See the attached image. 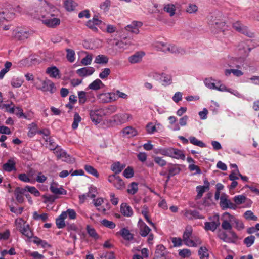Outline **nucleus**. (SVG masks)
<instances>
[{
	"label": "nucleus",
	"mask_w": 259,
	"mask_h": 259,
	"mask_svg": "<svg viewBox=\"0 0 259 259\" xmlns=\"http://www.w3.org/2000/svg\"><path fill=\"white\" fill-rule=\"evenodd\" d=\"M44 2L46 4L44 8H41L39 11L35 10L34 12L32 9L30 8L28 13L35 18L39 17L40 16L42 18H49L50 16H57L59 14L60 12L57 8L50 4L45 0Z\"/></svg>",
	"instance_id": "1"
},
{
	"label": "nucleus",
	"mask_w": 259,
	"mask_h": 259,
	"mask_svg": "<svg viewBox=\"0 0 259 259\" xmlns=\"http://www.w3.org/2000/svg\"><path fill=\"white\" fill-rule=\"evenodd\" d=\"M155 153L160 154L163 156L170 157L178 160H184L186 157L183 150L173 147L158 149Z\"/></svg>",
	"instance_id": "2"
},
{
	"label": "nucleus",
	"mask_w": 259,
	"mask_h": 259,
	"mask_svg": "<svg viewBox=\"0 0 259 259\" xmlns=\"http://www.w3.org/2000/svg\"><path fill=\"white\" fill-rule=\"evenodd\" d=\"M192 228L191 226H187L183 236L184 243L190 247H196L201 244L200 239L196 236H192Z\"/></svg>",
	"instance_id": "3"
},
{
	"label": "nucleus",
	"mask_w": 259,
	"mask_h": 259,
	"mask_svg": "<svg viewBox=\"0 0 259 259\" xmlns=\"http://www.w3.org/2000/svg\"><path fill=\"white\" fill-rule=\"evenodd\" d=\"M15 13L13 12H9L8 10H5L0 12V31H13L14 32H21L20 28L17 29H14V27L11 25H7L3 26L1 23L4 20L8 21L10 19L14 18Z\"/></svg>",
	"instance_id": "4"
},
{
	"label": "nucleus",
	"mask_w": 259,
	"mask_h": 259,
	"mask_svg": "<svg viewBox=\"0 0 259 259\" xmlns=\"http://www.w3.org/2000/svg\"><path fill=\"white\" fill-rule=\"evenodd\" d=\"M221 227L224 230L227 231L233 238L238 239V236L236 233L232 230V226L231 223H233V215L228 212H224L223 215Z\"/></svg>",
	"instance_id": "5"
},
{
	"label": "nucleus",
	"mask_w": 259,
	"mask_h": 259,
	"mask_svg": "<svg viewBox=\"0 0 259 259\" xmlns=\"http://www.w3.org/2000/svg\"><path fill=\"white\" fill-rule=\"evenodd\" d=\"M133 118L132 115L127 113H119L113 115L109 122L113 125H121Z\"/></svg>",
	"instance_id": "6"
},
{
	"label": "nucleus",
	"mask_w": 259,
	"mask_h": 259,
	"mask_svg": "<svg viewBox=\"0 0 259 259\" xmlns=\"http://www.w3.org/2000/svg\"><path fill=\"white\" fill-rule=\"evenodd\" d=\"M209 222L204 223V229L206 231L214 232L220 225L219 216L218 214L214 215L209 218Z\"/></svg>",
	"instance_id": "7"
},
{
	"label": "nucleus",
	"mask_w": 259,
	"mask_h": 259,
	"mask_svg": "<svg viewBox=\"0 0 259 259\" xmlns=\"http://www.w3.org/2000/svg\"><path fill=\"white\" fill-rule=\"evenodd\" d=\"M101 25V28L102 29L103 27H105V23L102 22V21L98 19V16L97 15H94L92 20H89L87 22L86 26L90 28L93 31H98L97 27H99Z\"/></svg>",
	"instance_id": "8"
},
{
	"label": "nucleus",
	"mask_w": 259,
	"mask_h": 259,
	"mask_svg": "<svg viewBox=\"0 0 259 259\" xmlns=\"http://www.w3.org/2000/svg\"><path fill=\"white\" fill-rule=\"evenodd\" d=\"M90 116L91 120L95 124L100 123L103 119V117L105 116L102 108L90 110Z\"/></svg>",
	"instance_id": "9"
},
{
	"label": "nucleus",
	"mask_w": 259,
	"mask_h": 259,
	"mask_svg": "<svg viewBox=\"0 0 259 259\" xmlns=\"http://www.w3.org/2000/svg\"><path fill=\"white\" fill-rule=\"evenodd\" d=\"M108 181L112 183L118 190H123L125 188V185L122 179L116 175H112L108 177Z\"/></svg>",
	"instance_id": "10"
},
{
	"label": "nucleus",
	"mask_w": 259,
	"mask_h": 259,
	"mask_svg": "<svg viewBox=\"0 0 259 259\" xmlns=\"http://www.w3.org/2000/svg\"><path fill=\"white\" fill-rule=\"evenodd\" d=\"M41 83V86L37 87L39 90L43 92H49L51 93H53L56 91V88L54 83L50 80L46 79L45 80H39Z\"/></svg>",
	"instance_id": "11"
},
{
	"label": "nucleus",
	"mask_w": 259,
	"mask_h": 259,
	"mask_svg": "<svg viewBox=\"0 0 259 259\" xmlns=\"http://www.w3.org/2000/svg\"><path fill=\"white\" fill-rule=\"evenodd\" d=\"M212 79L211 78H206L204 83L206 87L210 89H215L219 91L224 92L227 90V87L223 84H221L220 82H218L217 84H219V85H215L214 82H212Z\"/></svg>",
	"instance_id": "12"
},
{
	"label": "nucleus",
	"mask_w": 259,
	"mask_h": 259,
	"mask_svg": "<svg viewBox=\"0 0 259 259\" xmlns=\"http://www.w3.org/2000/svg\"><path fill=\"white\" fill-rule=\"evenodd\" d=\"M93 202L94 205L97 208V209L98 211L104 214H106L107 210L109 209L110 208V204L108 203L106 204V208H105L104 207H99L101 206L102 204L104 203V199L101 197L94 199L93 200Z\"/></svg>",
	"instance_id": "13"
},
{
	"label": "nucleus",
	"mask_w": 259,
	"mask_h": 259,
	"mask_svg": "<svg viewBox=\"0 0 259 259\" xmlns=\"http://www.w3.org/2000/svg\"><path fill=\"white\" fill-rule=\"evenodd\" d=\"M51 192L55 195H66V191L61 186H59L57 183L52 182L50 187Z\"/></svg>",
	"instance_id": "14"
},
{
	"label": "nucleus",
	"mask_w": 259,
	"mask_h": 259,
	"mask_svg": "<svg viewBox=\"0 0 259 259\" xmlns=\"http://www.w3.org/2000/svg\"><path fill=\"white\" fill-rule=\"evenodd\" d=\"M98 98L102 103H109L115 101V95L112 93H104L99 94Z\"/></svg>",
	"instance_id": "15"
},
{
	"label": "nucleus",
	"mask_w": 259,
	"mask_h": 259,
	"mask_svg": "<svg viewBox=\"0 0 259 259\" xmlns=\"http://www.w3.org/2000/svg\"><path fill=\"white\" fill-rule=\"evenodd\" d=\"M184 217L188 220L204 219V217L200 214L197 210H185L184 211Z\"/></svg>",
	"instance_id": "16"
},
{
	"label": "nucleus",
	"mask_w": 259,
	"mask_h": 259,
	"mask_svg": "<svg viewBox=\"0 0 259 259\" xmlns=\"http://www.w3.org/2000/svg\"><path fill=\"white\" fill-rule=\"evenodd\" d=\"M143 23L140 21H133L130 24L125 27L127 31L131 32H137L139 31V28L141 27Z\"/></svg>",
	"instance_id": "17"
},
{
	"label": "nucleus",
	"mask_w": 259,
	"mask_h": 259,
	"mask_svg": "<svg viewBox=\"0 0 259 259\" xmlns=\"http://www.w3.org/2000/svg\"><path fill=\"white\" fill-rule=\"evenodd\" d=\"M145 53L143 51L136 52L134 55L128 57V61L131 64H135L140 62Z\"/></svg>",
	"instance_id": "18"
},
{
	"label": "nucleus",
	"mask_w": 259,
	"mask_h": 259,
	"mask_svg": "<svg viewBox=\"0 0 259 259\" xmlns=\"http://www.w3.org/2000/svg\"><path fill=\"white\" fill-rule=\"evenodd\" d=\"M217 236L219 239L226 242L234 243L237 239L233 238L232 236L228 237L226 232L224 231L219 230L217 232Z\"/></svg>",
	"instance_id": "19"
},
{
	"label": "nucleus",
	"mask_w": 259,
	"mask_h": 259,
	"mask_svg": "<svg viewBox=\"0 0 259 259\" xmlns=\"http://www.w3.org/2000/svg\"><path fill=\"white\" fill-rule=\"evenodd\" d=\"M42 22L49 27H54L60 24V19L55 17L50 16L49 18H45Z\"/></svg>",
	"instance_id": "20"
},
{
	"label": "nucleus",
	"mask_w": 259,
	"mask_h": 259,
	"mask_svg": "<svg viewBox=\"0 0 259 259\" xmlns=\"http://www.w3.org/2000/svg\"><path fill=\"white\" fill-rule=\"evenodd\" d=\"M95 71V69L92 67H85L80 68L76 71V73L80 77H85L92 75Z\"/></svg>",
	"instance_id": "21"
},
{
	"label": "nucleus",
	"mask_w": 259,
	"mask_h": 259,
	"mask_svg": "<svg viewBox=\"0 0 259 259\" xmlns=\"http://www.w3.org/2000/svg\"><path fill=\"white\" fill-rule=\"evenodd\" d=\"M123 136L130 138L138 135V131L136 128L131 126H128L124 128L122 131Z\"/></svg>",
	"instance_id": "22"
},
{
	"label": "nucleus",
	"mask_w": 259,
	"mask_h": 259,
	"mask_svg": "<svg viewBox=\"0 0 259 259\" xmlns=\"http://www.w3.org/2000/svg\"><path fill=\"white\" fill-rule=\"evenodd\" d=\"M221 205L224 208H229L232 209H236V205L232 203L230 200L227 199L225 196H222L220 198Z\"/></svg>",
	"instance_id": "23"
},
{
	"label": "nucleus",
	"mask_w": 259,
	"mask_h": 259,
	"mask_svg": "<svg viewBox=\"0 0 259 259\" xmlns=\"http://www.w3.org/2000/svg\"><path fill=\"white\" fill-rule=\"evenodd\" d=\"M209 189V183L207 181H204V186H198L196 187V191L197 192V195L196 196L197 199L201 198L203 193L207 190Z\"/></svg>",
	"instance_id": "24"
},
{
	"label": "nucleus",
	"mask_w": 259,
	"mask_h": 259,
	"mask_svg": "<svg viewBox=\"0 0 259 259\" xmlns=\"http://www.w3.org/2000/svg\"><path fill=\"white\" fill-rule=\"evenodd\" d=\"M121 213L125 217H131L133 215L132 207L126 203H122L120 205Z\"/></svg>",
	"instance_id": "25"
},
{
	"label": "nucleus",
	"mask_w": 259,
	"mask_h": 259,
	"mask_svg": "<svg viewBox=\"0 0 259 259\" xmlns=\"http://www.w3.org/2000/svg\"><path fill=\"white\" fill-rule=\"evenodd\" d=\"M46 73L51 78H60V71L56 66L48 67L46 70Z\"/></svg>",
	"instance_id": "26"
},
{
	"label": "nucleus",
	"mask_w": 259,
	"mask_h": 259,
	"mask_svg": "<svg viewBox=\"0 0 259 259\" xmlns=\"http://www.w3.org/2000/svg\"><path fill=\"white\" fill-rule=\"evenodd\" d=\"M232 26L235 31L239 32H246L248 30V27L239 21L234 22Z\"/></svg>",
	"instance_id": "27"
},
{
	"label": "nucleus",
	"mask_w": 259,
	"mask_h": 259,
	"mask_svg": "<svg viewBox=\"0 0 259 259\" xmlns=\"http://www.w3.org/2000/svg\"><path fill=\"white\" fill-rule=\"evenodd\" d=\"M67 218L66 212H62L56 220V224L58 228H63L65 226V219Z\"/></svg>",
	"instance_id": "28"
},
{
	"label": "nucleus",
	"mask_w": 259,
	"mask_h": 259,
	"mask_svg": "<svg viewBox=\"0 0 259 259\" xmlns=\"http://www.w3.org/2000/svg\"><path fill=\"white\" fill-rule=\"evenodd\" d=\"M28 129L27 135L32 138L37 133L38 127L36 122H32L28 125Z\"/></svg>",
	"instance_id": "29"
},
{
	"label": "nucleus",
	"mask_w": 259,
	"mask_h": 259,
	"mask_svg": "<svg viewBox=\"0 0 259 259\" xmlns=\"http://www.w3.org/2000/svg\"><path fill=\"white\" fill-rule=\"evenodd\" d=\"M105 84L99 79H96L88 87V88L93 90H98L105 87Z\"/></svg>",
	"instance_id": "30"
},
{
	"label": "nucleus",
	"mask_w": 259,
	"mask_h": 259,
	"mask_svg": "<svg viewBox=\"0 0 259 259\" xmlns=\"http://www.w3.org/2000/svg\"><path fill=\"white\" fill-rule=\"evenodd\" d=\"M26 191V189L24 188H17L15 190V194L17 201L19 203H22L24 201L23 195Z\"/></svg>",
	"instance_id": "31"
},
{
	"label": "nucleus",
	"mask_w": 259,
	"mask_h": 259,
	"mask_svg": "<svg viewBox=\"0 0 259 259\" xmlns=\"http://www.w3.org/2000/svg\"><path fill=\"white\" fill-rule=\"evenodd\" d=\"M15 165L16 163L13 160L9 159L3 165V168L6 171L11 172L16 170Z\"/></svg>",
	"instance_id": "32"
},
{
	"label": "nucleus",
	"mask_w": 259,
	"mask_h": 259,
	"mask_svg": "<svg viewBox=\"0 0 259 259\" xmlns=\"http://www.w3.org/2000/svg\"><path fill=\"white\" fill-rule=\"evenodd\" d=\"M64 6L67 11H72L77 6V4L73 0H65Z\"/></svg>",
	"instance_id": "33"
},
{
	"label": "nucleus",
	"mask_w": 259,
	"mask_h": 259,
	"mask_svg": "<svg viewBox=\"0 0 259 259\" xmlns=\"http://www.w3.org/2000/svg\"><path fill=\"white\" fill-rule=\"evenodd\" d=\"M53 151L57 159H62L63 161L67 160V154L62 149L57 147Z\"/></svg>",
	"instance_id": "34"
},
{
	"label": "nucleus",
	"mask_w": 259,
	"mask_h": 259,
	"mask_svg": "<svg viewBox=\"0 0 259 259\" xmlns=\"http://www.w3.org/2000/svg\"><path fill=\"white\" fill-rule=\"evenodd\" d=\"M23 235L28 238H31L33 236V232L31 230L30 226L27 224L24 227H23L20 230H19Z\"/></svg>",
	"instance_id": "35"
},
{
	"label": "nucleus",
	"mask_w": 259,
	"mask_h": 259,
	"mask_svg": "<svg viewBox=\"0 0 259 259\" xmlns=\"http://www.w3.org/2000/svg\"><path fill=\"white\" fill-rule=\"evenodd\" d=\"M151 231V229L145 223L142 222L140 225V234L143 237L147 236Z\"/></svg>",
	"instance_id": "36"
},
{
	"label": "nucleus",
	"mask_w": 259,
	"mask_h": 259,
	"mask_svg": "<svg viewBox=\"0 0 259 259\" xmlns=\"http://www.w3.org/2000/svg\"><path fill=\"white\" fill-rule=\"evenodd\" d=\"M120 234L125 240L130 241L133 239V235L125 228L120 230Z\"/></svg>",
	"instance_id": "37"
},
{
	"label": "nucleus",
	"mask_w": 259,
	"mask_h": 259,
	"mask_svg": "<svg viewBox=\"0 0 259 259\" xmlns=\"http://www.w3.org/2000/svg\"><path fill=\"white\" fill-rule=\"evenodd\" d=\"M109 58L107 56L99 55L96 57L94 63L100 64H106L108 62Z\"/></svg>",
	"instance_id": "38"
},
{
	"label": "nucleus",
	"mask_w": 259,
	"mask_h": 259,
	"mask_svg": "<svg viewBox=\"0 0 259 259\" xmlns=\"http://www.w3.org/2000/svg\"><path fill=\"white\" fill-rule=\"evenodd\" d=\"M102 109L105 116L110 115L115 113L117 110V107L115 105H110L107 107Z\"/></svg>",
	"instance_id": "39"
},
{
	"label": "nucleus",
	"mask_w": 259,
	"mask_h": 259,
	"mask_svg": "<svg viewBox=\"0 0 259 259\" xmlns=\"http://www.w3.org/2000/svg\"><path fill=\"white\" fill-rule=\"evenodd\" d=\"M124 167V165H121L120 162H117L112 164L111 169L116 175L121 172Z\"/></svg>",
	"instance_id": "40"
},
{
	"label": "nucleus",
	"mask_w": 259,
	"mask_h": 259,
	"mask_svg": "<svg viewBox=\"0 0 259 259\" xmlns=\"http://www.w3.org/2000/svg\"><path fill=\"white\" fill-rule=\"evenodd\" d=\"M167 49V53H170L172 54H177V53H183L184 51L183 49L179 48L176 46L174 45L168 44Z\"/></svg>",
	"instance_id": "41"
},
{
	"label": "nucleus",
	"mask_w": 259,
	"mask_h": 259,
	"mask_svg": "<svg viewBox=\"0 0 259 259\" xmlns=\"http://www.w3.org/2000/svg\"><path fill=\"white\" fill-rule=\"evenodd\" d=\"M168 44H164L162 42H157L154 45V47L158 51L167 53V48H168Z\"/></svg>",
	"instance_id": "42"
},
{
	"label": "nucleus",
	"mask_w": 259,
	"mask_h": 259,
	"mask_svg": "<svg viewBox=\"0 0 259 259\" xmlns=\"http://www.w3.org/2000/svg\"><path fill=\"white\" fill-rule=\"evenodd\" d=\"M189 140L190 142L194 145L197 146H199L201 148L206 147V144L203 143L202 141L198 140L196 137L191 136L189 138Z\"/></svg>",
	"instance_id": "43"
},
{
	"label": "nucleus",
	"mask_w": 259,
	"mask_h": 259,
	"mask_svg": "<svg viewBox=\"0 0 259 259\" xmlns=\"http://www.w3.org/2000/svg\"><path fill=\"white\" fill-rule=\"evenodd\" d=\"M164 10L169 14L170 16H173L176 13L175 5L172 4H168L164 7Z\"/></svg>",
	"instance_id": "44"
},
{
	"label": "nucleus",
	"mask_w": 259,
	"mask_h": 259,
	"mask_svg": "<svg viewBox=\"0 0 259 259\" xmlns=\"http://www.w3.org/2000/svg\"><path fill=\"white\" fill-rule=\"evenodd\" d=\"M165 247L163 245H158L155 250L156 256L158 257L163 256L166 252Z\"/></svg>",
	"instance_id": "45"
},
{
	"label": "nucleus",
	"mask_w": 259,
	"mask_h": 259,
	"mask_svg": "<svg viewBox=\"0 0 259 259\" xmlns=\"http://www.w3.org/2000/svg\"><path fill=\"white\" fill-rule=\"evenodd\" d=\"M12 64V63L7 61L5 64L4 68L0 71V79H3L5 75L10 70Z\"/></svg>",
	"instance_id": "46"
},
{
	"label": "nucleus",
	"mask_w": 259,
	"mask_h": 259,
	"mask_svg": "<svg viewBox=\"0 0 259 259\" xmlns=\"http://www.w3.org/2000/svg\"><path fill=\"white\" fill-rule=\"evenodd\" d=\"M198 254L200 259H208L209 253L206 247H201L198 251Z\"/></svg>",
	"instance_id": "47"
},
{
	"label": "nucleus",
	"mask_w": 259,
	"mask_h": 259,
	"mask_svg": "<svg viewBox=\"0 0 259 259\" xmlns=\"http://www.w3.org/2000/svg\"><path fill=\"white\" fill-rule=\"evenodd\" d=\"M84 168L85 170L90 174L92 175L93 176L98 178L99 175L97 171V170L94 168L92 166L90 165H85L84 166Z\"/></svg>",
	"instance_id": "48"
},
{
	"label": "nucleus",
	"mask_w": 259,
	"mask_h": 259,
	"mask_svg": "<svg viewBox=\"0 0 259 259\" xmlns=\"http://www.w3.org/2000/svg\"><path fill=\"white\" fill-rule=\"evenodd\" d=\"M99 255V259H114L115 258L113 251L100 252Z\"/></svg>",
	"instance_id": "49"
},
{
	"label": "nucleus",
	"mask_w": 259,
	"mask_h": 259,
	"mask_svg": "<svg viewBox=\"0 0 259 259\" xmlns=\"http://www.w3.org/2000/svg\"><path fill=\"white\" fill-rule=\"evenodd\" d=\"M215 27L218 28L219 30L222 31L223 32H224L225 31L227 30V28L228 26L226 25L225 22L222 21L221 20H218L215 22Z\"/></svg>",
	"instance_id": "50"
},
{
	"label": "nucleus",
	"mask_w": 259,
	"mask_h": 259,
	"mask_svg": "<svg viewBox=\"0 0 259 259\" xmlns=\"http://www.w3.org/2000/svg\"><path fill=\"white\" fill-rule=\"evenodd\" d=\"M233 223H235V227L238 231L242 230L245 228L244 225L242 221L236 218L234 215L233 219Z\"/></svg>",
	"instance_id": "51"
},
{
	"label": "nucleus",
	"mask_w": 259,
	"mask_h": 259,
	"mask_svg": "<svg viewBox=\"0 0 259 259\" xmlns=\"http://www.w3.org/2000/svg\"><path fill=\"white\" fill-rule=\"evenodd\" d=\"M247 199V198L243 195L235 196L233 198L234 201L235 203V204L236 205H240L244 203Z\"/></svg>",
	"instance_id": "52"
},
{
	"label": "nucleus",
	"mask_w": 259,
	"mask_h": 259,
	"mask_svg": "<svg viewBox=\"0 0 259 259\" xmlns=\"http://www.w3.org/2000/svg\"><path fill=\"white\" fill-rule=\"evenodd\" d=\"M138 184L136 182H132L128 186L127 192L131 195H134L138 191Z\"/></svg>",
	"instance_id": "53"
},
{
	"label": "nucleus",
	"mask_w": 259,
	"mask_h": 259,
	"mask_svg": "<svg viewBox=\"0 0 259 259\" xmlns=\"http://www.w3.org/2000/svg\"><path fill=\"white\" fill-rule=\"evenodd\" d=\"M161 79L163 82V84L165 85H169L171 83V76L170 75L162 73L161 74Z\"/></svg>",
	"instance_id": "54"
},
{
	"label": "nucleus",
	"mask_w": 259,
	"mask_h": 259,
	"mask_svg": "<svg viewBox=\"0 0 259 259\" xmlns=\"http://www.w3.org/2000/svg\"><path fill=\"white\" fill-rule=\"evenodd\" d=\"M66 58L70 62H73L75 60V52L70 49H66Z\"/></svg>",
	"instance_id": "55"
},
{
	"label": "nucleus",
	"mask_w": 259,
	"mask_h": 259,
	"mask_svg": "<svg viewBox=\"0 0 259 259\" xmlns=\"http://www.w3.org/2000/svg\"><path fill=\"white\" fill-rule=\"evenodd\" d=\"M33 218L35 220H41L42 221H46L48 218V214L47 213H42L39 214L38 213L37 211H34L33 213Z\"/></svg>",
	"instance_id": "56"
},
{
	"label": "nucleus",
	"mask_w": 259,
	"mask_h": 259,
	"mask_svg": "<svg viewBox=\"0 0 259 259\" xmlns=\"http://www.w3.org/2000/svg\"><path fill=\"white\" fill-rule=\"evenodd\" d=\"M81 118L77 113L74 115L73 122L72 124V128L74 130L76 129L78 126V123L81 121Z\"/></svg>",
	"instance_id": "57"
},
{
	"label": "nucleus",
	"mask_w": 259,
	"mask_h": 259,
	"mask_svg": "<svg viewBox=\"0 0 259 259\" xmlns=\"http://www.w3.org/2000/svg\"><path fill=\"white\" fill-rule=\"evenodd\" d=\"M255 239L254 236L251 235L248 236L244 239V244H245L247 247H249L254 243Z\"/></svg>",
	"instance_id": "58"
},
{
	"label": "nucleus",
	"mask_w": 259,
	"mask_h": 259,
	"mask_svg": "<svg viewBox=\"0 0 259 259\" xmlns=\"http://www.w3.org/2000/svg\"><path fill=\"white\" fill-rule=\"evenodd\" d=\"M23 81L19 78H14L12 79L11 84L13 88H19L23 84Z\"/></svg>",
	"instance_id": "59"
},
{
	"label": "nucleus",
	"mask_w": 259,
	"mask_h": 259,
	"mask_svg": "<svg viewBox=\"0 0 259 259\" xmlns=\"http://www.w3.org/2000/svg\"><path fill=\"white\" fill-rule=\"evenodd\" d=\"M45 141L47 142V146L48 147L50 150H54L57 148V145L50 137L45 138Z\"/></svg>",
	"instance_id": "60"
},
{
	"label": "nucleus",
	"mask_w": 259,
	"mask_h": 259,
	"mask_svg": "<svg viewBox=\"0 0 259 259\" xmlns=\"http://www.w3.org/2000/svg\"><path fill=\"white\" fill-rule=\"evenodd\" d=\"M24 189H26V191L33 194L35 196H40V192L35 187L27 186L24 188Z\"/></svg>",
	"instance_id": "61"
},
{
	"label": "nucleus",
	"mask_w": 259,
	"mask_h": 259,
	"mask_svg": "<svg viewBox=\"0 0 259 259\" xmlns=\"http://www.w3.org/2000/svg\"><path fill=\"white\" fill-rule=\"evenodd\" d=\"M78 96L79 104H84L87 101L86 93L84 91H79L78 92Z\"/></svg>",
	"instance_id": "62"
},
{
	"label": "nucleus",
	"mask_w": 259,
	"mask_h": 259,
	"mask_svg": "<svg viewBox=\"0 0 259 259\" xmlns=\"http://www.w3.org/2000/svg\"><path fill=\"white\" fill-rule=\"evenodd\" d=\"M101 223L104 226L111 229H114L116 227V224L113 222L107 219L103 220Z\"/></svg>",
	"instance_id": "63"
},
{
	"label": "nucleus",
	"mask_w": 259,
	"mask_h": 259,
	"mask_svg": "<svg viewBox=\"0 0 259 259\" xmlns=\"http://www.w3.org/2000/svg\"><path fill=\"white\" fill-rule=\"evenodd\" d=\"M244 217L246 220H250L253 221H257V217L254 215L253 213L251 210H247L244 213Z\"/></svg>",
	"instance_id": "64"
}]
</instances>
